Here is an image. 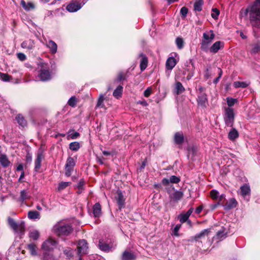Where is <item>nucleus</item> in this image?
<instances>
[{"label": "nucleus", "mask_w": 260, "mask_h": 260, "mask_svg": "<svg viewBox=\"0 0 260 260\" xmlns=\"http://www.w3.org/2000/svg\"><path fill=\"white\" fill-rule=\"evenodd\" d=\"M249 15V20L252 25L260 27V0H255L253 4L248 6L245 10Z\"/></svg>", "instance_id": "1"}, {"label": "nucleus", "mask_w": 260, "mask_h": 260, "mask_svg": "<svg viewBox=\"0 0 260 260\" xmlns=\"http://www.w3.org/2000/svg\"><path fill=\"white\" fill-rule=\"evenodd\" d=\"M53 230L58 236H67L72 233L73 228L70 224L59 222L54 225Z\"/></svg>", "instance_id": "2"}, {"label": "nucleus", "mask_w": 260, "mask_h": 260, "mask_svg": "<svg viewBox=\"0 0 260 260\" xmlns=\"http://www.w3.org/2000/svg\"><path fill=\"white\" fill-rule=\"evenodd\" d=\"M8 223L10 227L15 233H17L20 236L24 234L25 230V224L24 221H21L17 222L11 217H8Z\"/></svg>", "instance_id": "3"}, {"label": "nucleus", "mask_w": 260, "mask_h": 260, "mask_svg": "<svg viewBox=\"0 0 260 260\" xmlns=\"http://www.w3.org/2000/svg\"><path fill=\"white\" fill-rule=\"evenodd\" d=\"M8 223L10 227L15 233H17L20 236L24 234L25 230V224L24 221H21L17 222L11 217H8Z\"/></svg>", "instance_id": "4"}, {"label": "nucleus", "mask_w": 260, "mask_h": 260, "mask_svg": "<svg viewBox=\"0 0 260 260\" xmlns=\"http://www.w3.org/2000/svg\"><path fill=\"white\" fill-rule=\"evenodd\" d=\"M224 121L226 126L233 127L235 120V113L231 108H225L223 115Z\"/></svg>", "instance_id": "5"}, {"label": "nucleus", "mask_w": 260, "mask_h": 260, "mask_svg": "<svg viewBox=\"0 0 260 260\" xmlns=\"http://www.w3.org/2000/svg\"><path fill=\"white\" fill-rule=\"evenodd\" d=\"M41 69L38 77L42 81H47L51 79V73L49 71L47 64L45 63L40 64Z\"/></svg>", "instance_id": "6"}, {"label": "nucleus", "mask_w": 260, "mask_h": 260, "mask_svg": "<svg viewBox=\"0 0 260 260\" xmlns=\"http://www.w3.org/2000/svg\"><path fill=\"white\" fill-rule=\"evenodd\" d=\"M210 32L211 33L210 36L206 32L204 33L203 35V40L201 43V48L204 51H208L209 44L212 42L215 37L213 31L211 30Z\"/></svg>", "instance_id": "7"}, {"label": "nucleus", "mask_w": 260, "mask_h": 260, "mask_svg": "<svg viewBox=\"0 0 260 260\" xmlns=\"http://www.w3.org/2000/svg\"><path fill=\"white\" fill-rule=\"evenodd\" d=\"M75 165L76 161L72 157H69L65 165V175L67 177H70L71 175Z\"/></svg>", "instance_id": "8"}, {"label": "nucleus", "mask_w": 260, "mask_h": 260, "mask_svg": "<svg viewBox=\"0 0 260 260\" xmlns=\"http://www.w3.org/2000/svg\"><path fill=\"white\" fill-rule=\"evenodd\" d=\"M56 241L52 239H48L43 242L42 245V248L46 251H50L54 249L56 246Z\"/></svg>", "instance_id": "9"}, {"label": "nucleus", "mask_w": 260, "mask_h": 260, "mask_svg": "<svg viewBox=\"0 0 260 260\" xmlns=\"http://www.w3.org/2000/svg\"><path fill=\"white\" fill-rule=\"evenodd\" d=\"M197 103L199 106L203 108H206L208 103L206 93L198 94Z\"/></svg>", "instance_id": "10"}, {"label": "nucleus", "mask_w": 260, "mask_h": 260, "mask_svg": "<svg viewBox=\"0 0 260 260\" xmlns=\"http://www.w3.org/2000/svg\"><path fill=\"white\" fill-rule=\"evenodd\" d=\"M88 249L87 243L86 240L83 239L80 240L78 245V253L80 255L87 253Z\"/></svg>", "instance_id": "11"}, {"label": "nucleus", "mask_w": 260, "mask_h": 260, "mask_svg": "<svg viewBox=\"0 0 260 260\" xmlns=\"http://www.w3.org/2000/svg\"><path fill=\"white\" fill-rule=\"evenodd\" d=\"M99 248L105 252L111 251L114 247L113 244H108L103 240H100L99 243Z\"/></svg>", "instance_id": "12"}, {"label": "nucleus", "mask_w": 260, "mask_h": 260, "mask_svg": "<svg viewBox=\"0 0 260 260\" xmlns=\"http://www.w3.org/2000/svg\"><path fill=\"white\" fill-rule=\"evenodd\" d=\"M117 193V196L116 197V199L118 204V208L119 210H121L124 207L125 199L121 190H118Z\"/></svg>", "instance_id": "13"}, {"label": "nucleus", "mask_w": 260, "mask_h": 260, "mask_svg": "<svg viewBox=\"0 0 260 260\" xmlns=\"http://www.w3.org/2000/svg\"><path fill=\"white\" fill-rule=\"evenodd\" d=\"M139 56L141 58L140 68L141 71L142 72L144 71L147 67L148 59L146 55L143 53H140Z\"/></svg>", "instance_id": "14"}, {"label": "nucleus", "mask_w": 260, "mask_h": 260, "mask_svg": "<svg viewBox=\"0 0 260 260\" xmlns=\"http://www.w3.org/2000/svg\"><path fill=\"white\" fill-rule=\"evenodd\" d=\"M210 232V229H205L202 231L200 233L196 234L193 237V239L196 242H201L200 240L203 239H205L206 237H207Z\"/></svg>", "instance_id": "15"}, {"label": "nucleus", "mask_w": 260, "mask_h": 260, "mask_svg": "<svg viewBox=\"0 0 260 260\" xmlns=\"http://www.w3.org/2000/svg\"><path fill=\"white\" fill-rule=\"evenodd\" d=\"M82 7V5L77 2H73L69 4L66 9L70 12H75L79 10Z\"/></svg>", "instance_id": "16"}, {"label": "nucleus", "mask_w": 260, "mask_h": 260, "mask_svg": "<svg viewBox=\"0 0 260 260\" xmlns=\"http://www.w3.org/2000/svg\"><path fill=\"white\" fill-rule=\"evenodd\" d=\"M224 43L221 41H216L210 47V51L213 53H217L219 49L223 48Z\"/></svg>", "instance_id": "17"}, {"label": "nucleus", "mask_w": 260, "mask_h": 260, "mask_svg": "<svg viewBox=\"0 0 260 260\" xmlns=\"http://www.w3.org/2000/svg\"><path fill=\"white\" fill-rule=\"evenodd\" d=\"M137 258L136 255L132 252L124 251L122 255V260H135Z\"/></svg>", "instance_id": "18"}, {"label": "nucleus", "mask_w": 260, "mask_h": 260, "mask_svg": "<svg viewBox=\"0 0 260 260\" xmlns=\"http://www.w3.org/2000/svg\"><path fill=\"white\" fill-rule=\"evenodd\" d=\"M237 205V202L236 199L234 198H231L224 205H223V207L225 210H229L235 208Z\"/></svg>", "instance_id": "19"}, {"label": "nucleus", "mask_w": 260, "mask_h": 260, "mask_svg": "<svg viewBox=\"0 0 260 260\" xmlns=\"http://www.w3.org/2000/svg\"><path fill=\"white\" fill-rule=\"evenodd\" d=\"M183 193L181 191L176 190L170 194L171 201H178L183 197Z\"/></svg>", "instance_id": "20"}, {"label": "nucleus", "mask_w": 260, "mask_h": 260, "mask_svg": "<svg viewBox=\"0 0 260 260\" xmlns=\"http://www.w3.org/2000/svg\"><path fill=\"white\" fill-rule=\"evenodd\" d=\"M240 193L244 198L249 197L250 194V188L249 185L244 184L240 187Z\"/></svg>", "instance_id": "21"}, {"label": "nucleus", "mask_w": 260, "mask_h": 260, "mask_svg": "<svg viewBox=\"0 0 260 260\" xmlns=\"http://www.w3.org/2000/svg\"><path fill=\"white\" fill-rule=\"evenodd\" d=\"M177 63L176 59L173 57H170L167 60L166 67L169 70H172Z\"/></svg>", "instance_id": "22"}, {"label": "nucleus", "mask_w": 260, "mask_h": 260, "mask_svg": "<svg viewBox=\"0 0 260 260\" xmlns=\"http://www.w3.org/2000/svg\"><path fill=\"white\" fill-rule=\"evenodd\" d=\"M43 158V155L42 152H39L37 154V158L35 161V170L36 172H38V170L40 169L41 166V162Z\"/></svg>", "instance_id": "23"}, {"label": "nucleus", "mask_w": 260, "mask_h": 260, "mask_svg": "<svg viewBox=\"0 0 260 260\" xmlns=\"http://www.w3.org/2000/svg\"><path fill=\"white\" fill-rule=\"evenodd\" d=\"M101 206L99 203H95L92 208L93 214L95 217H99L102 214Z\"/></svg>", "instance_id": "24"}, {"label": "nucleus", "mask_w": 260, "mask_h": 260, "mask_svg": "<svg viewBox=\"0 0 260 260\" xmlns=\"http://www.w3.org/2000/svg\"><path fill=\"white\" fill-rule=\"evenodd\" d=\"M184 136L182 133L177 132L174 135V141L175 143L178 145H181L184 142Z\"/></svg>", "instance_id": "25"}, {"label": "nucleus", "mask_w": 260, "mask_h": 260, "mask_svg": "<svg viewBox=\"0 0 260 260\" xmlns=\"http://www.w3.org/2000/svg\"><path fill=\"white\" fill-rule=\"evenodd\" d=\"M21 46L23 48L27 49L29 50L32 49L35 47L34 42L30 40L23 41L21 43Z\"/></svg>", "instance_id": "26"}, {"label": "nucleus", "mask_w": 260, "mask_h": 260, "mask_svg": "<svg viewBox=\"0 0 260 260\" xmlns=\"http://www.w3.org/2000/svg\"><path fill=\"white\" fill-rule=\"evenodd\" d=\"M0 164L4 168L8 167L10 164L6 154H1L0 156Z\"/></svg>", "instance_id": "27"}, {"label": "nucleus", "mask_w": 260, "mask_h": 260, "mask_svg": "<svg viewBox=\"0 0 260 260\" xmlns=\"http://www.w3.org/2000/svg\"><path fill=\"white\" fill-rule=\"evenodd\" d=\"M239 137V133L235 128H232L228 134V138L231 141H234Z\"/></svg>", "instance_id": "28"}, {"label": "nucleus", "mask_w": 260, "mask_h": 260, "mask_svg": "<svg viewBox=\"0 0 260 260\" xmlns=\"http://www.w3.org/2000/svg\"><path fill=\"white\" fill-rule=\"evenodd\" d=\"M47 46L50 49V51L52 54H55L57 49V44L53 41L50 40L47 44Z\"/></svg>", "instance_id": "29"}, {"label": "nucleus", "mask_w": 260, "mask_h": 260, "mask_svg": "<svg viewBox=\"0 0 260 260\" xmlns=\"http://www.w3.org/2000/svg\"><path fill=\"white\" fill-rule=\"evenodd\" d=\"M16 121L19 125L24 127L27 124V122L25 119L24 117L20 114H18L15 118Z\"/></svg>", "instance_id": "30"}, {"label": "nucleus", "mask_w": 260, "mask_h": 260, "mask_svg": "<svg viewBox=\"0 0 260 260\" xmlns=\"http://www.w3.org/2000/svg\"><path fill=\"white\" fill-rule=\"evenodd\" d=\"M175 92L177 94L182 93L185 91V88L182 83L179 81L176 82L175 86Z\"/></svg>", "instance_id": "31"}, {"label": "nucleus", "mask_w": 260, "mask_h": 260, "mask_svg": "<svg viewBox=\"0 0 260 260\" xmlns=\"http://www.w3.org/2000/svg\"><path fill=\"white\" fill-rule=\"evenodd\" d=\"M227 234L228 233L225 232V229L222 228L220 230L217 232L216 237L217 239L222 240L226 237Z\"/></svg>", "instance_id": "32"}, {"label": "nucleus", "mask_w": 260, "mask_h": 260, "mask_svg": "<svg viewBox=\"0 0 260 260\" xmlns=\"http://www.w3.org/2000/svg\"><path fill=\"white\" fill-rule=\"evenodd\" d=\"M250 84V82H242V81H235L233 83V86L235 88H238L240 87L246 88Z\"/></svg>", "instance_id": "33"}, {"label": "nucleus", "mask_w": 260, "mask_h": 260, "mask_svg": "<svg viewBox=\"0 0 260 260\" xmlns=\"http://www.w3.org/2000/svg\"><path fill=\"white\" fill-rule=\"evenodd\" d=\"M123 91V87L121 85H119L114 91L113 93V96L116 99H119L121 97Z\"/></svg>", "instance_id": "34"}, {"label": "nucleus", "mask_w": 260, "mask_h": 260, "mask_svg": "<svg viewBox=\"0 0 260 260\" xmlns=\"http://www.w3.org/2000/svg\"><path fill=\"white\" fill-rule=\"evenodd\" d=\"M28 217L30 219H40V214L37 211H30L28 212Z\"/></svg>", "instance_id": "35"}, {"label": "nucleus", "mask_w": 260, "mask_h": 260, "mask_svg": "<svg viewBox=\"0 0 260 260\" xmlns=\"http://www.w3.org/2000/svg\"><path fill=\"white\" fill-rule=\"evenodd\" d=\"M203 5V0H196L194 4V10L196 11L200 12L202 10V7Z\"/></svg>", "instance_id": "36"}, {"label": "nucleus", "mask_w": 260, "mask_h": 260, "mask_svg": "<svg viewBox=\"0 0 260 260\" xmlns=\"http://www.w3.org/2000/svg\"><path fill=\"white\" fill-rule=\"evenodd\" d=\"M37 246L34 243H30L27 245V249L32 255H37Z\"/></svg>", "instance_id": "37"}, {"label": "nucleus", "mask_w": 260, "mask_h": 260, "mask_svg": "<svg viewBox=\"0 0 260 260\" xmlns=\"http://www.w3.org/2000/svg\"><path fill=\"white\" fill-rule=\"evenodd\" d=\"M29 198V196L28 195V192L26 190H23L21 191L20 196L19 199V201L23 202L25 200L28 199Z\"/></svg>", "instance_id": "38"}, {"label": "nucleus", "mask_w": 260, "mask_h": 260, "mask_svg": "<svg viewBox=\"0 0 260 260\" xmlns=\"http://www.w3.org/2000/svg\"><path fill=\"white\" fill-rule=\"evenodd\" d=\"M21 5L22 7L26 11H29L35 8L34 5L31 3H26L24 0L21 1Z\"/></svg>", "instance_id": "39"}, {"label": "nucleus", "mask_w": 260, "mask_h": 260, "mask_svg": "<svg viewBox=\"0 0 260 260\" xmlns=\"http://www.w3.org/2000/svg\"><path fill=\"white\" fill-rule=\"evenodd\" d=\"M42 260H59L49 252H45L43 253Z\"/></svg>", "instance_id": "40"}, {"label": "nucleus", "mask_w": 260, "mask_h": 260, "mask_svg": "<svg viewBox=\"0 0 260 260\" xmlns=\"http://www.w3.org/2000/svg\"><path fill=\"white\" fill-rule=\"evenodd\" d=\"M105 97L103 94H101L98 99L96 108H104V101Z\"/></svg>", "instance_id": "41"}, {"label": "nucleus", "mask_w": 260, "mask_h": 260, "mask_svg": "<svg viewBox=\"0 0 260 260\" xmlns=\"http://www.w3.org/2000/svg\"><path fill=\"white\" fill-rule=\"evenodd\" d=\"M80 147V145L78 142H73L70 144L69 148L73 151H77Z\"/></svg>", "instance_id": "42"}, {"label": "nucleus", "mask_w": 260, "mask_h": 260, "mask_svg": "<svg viewBox=\"0 0 260 260\" xmlns=\"http://www.w3.org/2000/svg\"><path fill=\"white\" fill-rule=\"evenodd\" d=\"M176 44L179 49H182L184 47V41L181 37H177L176 39Z\"/></svg>", "instance_id": "43"}, {"label": "nucleus", "mask_w": 260, "mask_h": 260, "mask_svg": "<svg viewBox=\"0 0 260 260\" xmlns=\"http://www.w3.org/2000/svg\"><path fill=\"white\" fill-rule=\"evenodd\" d=\"M40 236L39 232L38 231L34 230L29 233V237L34 240H37Z\"/></svg>", "instance_id": "44"}, {"label": "nucleus", "mask_w": 260, "mask_h": 260, "mask_svg": "<svg viewBox=\"0 0 260 260\" xmlns=\"http://www.w3.org/2000/svg\"><path fill=\"white\" fill-rule=\"evenodd\" d=\"M189 216L186 214L185 213H181L178 216V219L180 222L182 223H184L187 221L189 218Z\"/></svg>", "instance_id": "45"}, {"label": "nucleus", "mask_w": 260, "mask_h": 260, "mask_svg": "<svg viewBox=\"0 0 260 260\" xmlns=\"http://www.w3.org/2000/svg\"><path fill=\"white\" fill-rule=\"evenodd\" d=\"M77 98L75 96H73L69 100L68 104L72 107H75L77 105Z\"/></svg>", "instance_id": "46"}, {"label": "nucleus", "mask_w": 260, "mask_h": 260, "mask_svg": "<svg viewBox=\"0 0 260 260\" xmlns=\"http://www.w3.org/2000/svg\"><path fill=\"white\" fill-rule=\"evenodd\" d=\"M70 184L71 183L69 182H61L59 184L57 189L58 191H61L68 187Z\"/></svg>", "instance_id": "47"}, {"label": "nucleus", "mask_w": 260, "mask_h": 260, "mask_svg": "<svg viewBox=\"0 0 260 260\" xmlns=\"http://www.w3.org/2000/svg\"><path fill=\"white\" fill-rule=\"evenodd\" d=\"M0 77L2 80L4 81L7 82L9 81L12 79V77L7 74H5L0 72Z\"/></svg>", "instance_id": "48"}, {"label": "nucleus", "mask_w": 260, "mask_h": 260, "mask_svg": "<svg viewBox=\"0 0 260 260\" xmlns=\"http://www.w3.org/2000/svg\"><path fill=\"white\" fill-rule=\"evenodd\" d=\"M227 104L229 107L233 106L237 102V100L232 98L228 97L226 98Z\"/></svg>", "instance_id": "49"}, {"label": "nucleus", "mask_w": 260, "mask_h": 260, "mask_svg": "<svg viewBox=\"0 0 260 260\" xmlns=\"http://www.w3.org/2000/svg\"><path fill=\"white\" fill-rule=\"evenodd\" d=\"M213 13L211 14V16L214 19H217L219 15V11L216 8L212 9Z\"/></svg>", "instance_id": "50"}, {"label": "nucleus", "mask_w": 260, "mask_h": 260, "mask_svg": "<svg viewBox=\"0 0 260 260\" xmlns=\"http://www.w3.org/2000/svg\"><path fill=\"white\" fill-rule=\"evenodd\" d=\"M181 224H178L176 225V226H175V228L173 230V234L174 236H175L176 237H178L179 236V234H178V232H179L180 229L181 228Z\"/></svg>", "instance_id": "51"}, {"label": "nucleus", "mask_w": 260, "mask_h": 260, "mask_svg": "<svg viewBox=\"0 0 260 260\" xmlns=\"http://www.w3.org/2000/svg\"><path fill=\"white\" fill-rule=\"evenodd\" d=\"M170 182L172 183H178L180 182V179L179 177L176 176H171L170 178Z\"/></svg>", "instance_id": "52"}, {"label": "nucleus", "mask_w": 260, "mask_h": 260, "mask_svg": "<svg viewBox=\"0 0 260 260\" xmlns=\"http://www.w3.org/2000/svg\"><path fill=\"white\" fill-rule=\"evenodd\" d=\"M210 195L212 199L215 200L219 197V192L215 189H213L210 192Z\"/></svg>", "instance_id": "53"}, {"label": "nucleus", "mask_w": 260, "mask_h": 260, "mask_svg": "<svg viewBox=\"0 0 260 260\" xmlns=\"http://www.w3.org/2000/svg\"><path fill=\"white\" fill-rule=\"evenodd\" d=\"M79 136H80V134L78 132H74L73 133H71L68 136V139H73V140L76 139Z\"/></svg>", "instance_id": "54"}, {"label": "nucleus", "mask_w": 260, "mask_h": 260, "mask_svg": "<svg viewBox=\"0 0 260 260\" xmlns=\"http://www.w3.org/2000/svg\"><path fill=\"white\" fill-rule=\"evenodd\" d=\"M85 184V181L83 179L80 180L79 183L77 185V188L79 190H84V185Z\"/></svg>", "instance_id": "55"}, {"label": "nucleus", "mask_w": 260, "mask_h": 260, "mask_svg": "<svg viewBox=\"0 0 260 260\" xmlns=\"http://www.w3.org/2000/svg\"><path fill=\"white\" fill-rule=\"evenodd\" d=\"M63 252L67 257L69 258L72 256V252L70 248H67L63 250Z\"/></svg>", "instance_id": "56"}, {"label": "nucleus", "mask_w": 260, "mask_h": 260, "mask_svg": "<svg viewBox=\"0 0 260 260\" xmlns=\"http://www.w3.org/2000/svg\"><path fill=\"white\" fill-rule=\"evenodd\" d=\"M187 13L188 9L186 7H183L181 9L180 14L183 17L185 18L186 16Z\"/></svg>", "instance_id": "57"}, {"label": "nucleus", "mask_w": 260, "mask_h": 260, "mask_svg": "<svg viewBox=\"0 0 260 260\" xmlns=\"http://www.w3.org/2000/svg\"><path fill=\"white\" fill-rule=\"evenodd\" d=\"M17 56L20 61H24L26 58V55L23 53H18L17 54Z\"/></svg>", "instance_id": "58"}, {"label": "nucleus", "mask_w": 260, "mask_h": 260, "mask_svg": "<svg viewBox=\"0 0 260 260\" xmlns=\"http://www.w3.org/2000/svg\"><path fill=\"white\" fill-rule=\"evenodd\" d=\"M152 92V89L151 87L147 88L144 92V95L148 98L150 96Z\"/></svg>", "instance_id": "59"}, {"label": "nucleus", "mask_w": 260, "mask_h": 260, "mask_svg": "<svg viewBox=\"0 0 260 260\" xmlns=\"http://www.w3.org/2000/svg\"><path fill=\"white\" fill-rule=\"evenodd\" d=\"M260 51V46L256 44L255 45L252 49V52L253 53H256Z\"/></svg>", "instance_id": "60"}, {"label": "nucleus", "mask_w": 260, "mask_h": 260, "mask_svg": "<svg viewBox=\"0 0 260 260\" xmlns=\"http://www.w3.org/2000/svg\"><path fill=\"white\" fill-rule=\"evenodd\" d=\"M124 79H125V78L124 77L123 74L121 72L119 73L117 77L116 81H117L118 82H119V81H120L122 80H124Z\"/></svg>", "instance_id": "61"}, {"label": "nucleus", "mask_w": 260, "mask_h": 260, "mask_svg": "<svg viewBox=\"0 0 260 260\" xmlns=\"http://www.w3.org/2000/svg\"><path fill=\"white\" fill-rule=\"evenodd\" d=\"M199 94L206 93L205 88L202 86H199L198 87Z\"/></svg>", "instance_id": "62"}, {"label": "nucleus", "mask_w": 260, "mask_h": 260, "mask_svg": "<svg viewBox=\"0 0 260 260\" xmlns=\"http://www.w3.org/2000/svg\"><path fill=\"white\" fill-rule=\"evenodd\" d=\"M203 209V206H200L196 209L195 212L196 214H200Z\"/></svg>", "instance_id": "63"}, {"label": "nucleus", "mask_w": 260, "mask_h": 260, "mask_svg": "<svg viewBox=\"0 0 260 260\" xmlns=\"http://www.w3.org/2000/svg\"><path fill=\"white\" fill-rule=\"evenodd\" d=\"M137 103L138 104L142 105L143 106H148V103H147V102L145 100H142V101H138L137 102Z\"/></svg>", "instance_id": "64"}]
</instances>
